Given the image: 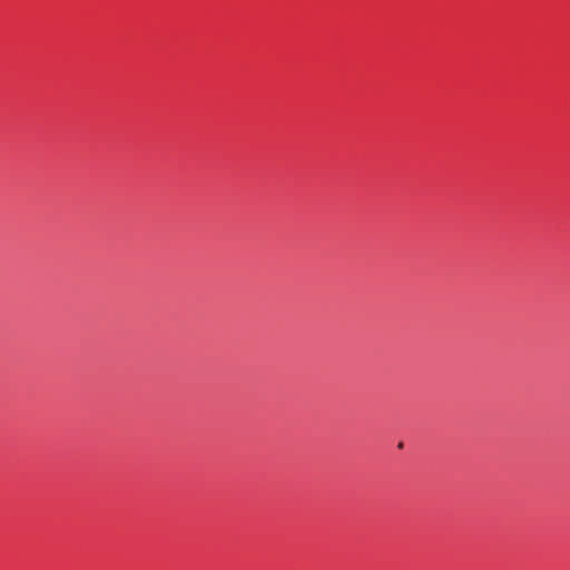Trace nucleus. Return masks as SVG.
Returning <instances> with one entry per match:
<instances>
[{"label": "nucleus", "mask_w": 570, "mask_h": 570, "mask_svg": "<svg viewBox=\"0 0 570 570\" xmlns=\"http://www.w3.org/2000/svg\"><path fill=\"white\" fill-rule=\"evenodd\" d=\"M397 446H399L400 449H402V448H403V443H402V442H401V443H399V445H397Z\"/></svg>", "instance_id": "1"}]
</instances>
